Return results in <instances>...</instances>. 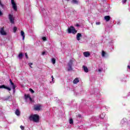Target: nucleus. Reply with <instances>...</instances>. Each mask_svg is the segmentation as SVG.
Here are the masks:
<instances>
[{"instance_id":"obj_12","label":"nucleus","mask_w":130,"mask_h":130,"mask_svg":"<svg viewBox=\"0 0 130 130\" xmlns=\"http://www.w3.org/2000/svg\"><path fill=\"white\" fill-rule=\"evenodd\" d=\"M81 37H82V34L81 33L77 34L76 36L77 40H78V41H80V40H81Z\"/></svg>"},{"instance_id":"obj_33","label":"nucleus","mask_w":130,"mask_h":130,"mask_svg":"<svg viewBox=\"0 0 130 130\" xmlns=\"http://www.w3.org/2000/svg\"><path fill=\"white\" fill-rule=\"evenodd\" d=\"M20 128H21L22 130H24V126H20Z\"/></svg>"},{"instance_id":"obj_23","label":"nucleus","mask_w":130,"mask_h":130,"mask_svg":"<svg viewBox=\"0 0 130 130\" xmlns=\"http://www.w3.org/2000/svg\"><path fill=\"white\" fill-rule=\"evenodd\" d=\"M69 123H70V124H73L74 123V120H73V119H70Z\"/></svg>"},{"instance_id":"obj_28","label":"nucleus","mask_w":130,"mask_h":130,"mask_svg":"<svg viewBox=\"0 0 130 130\" xmlns=\"http://www.w3.org/2000/svg\"><path fill=\"white\" fill-rule=\"evenodd\" d=\"M42 40H43L44 41H46V37H43V38H42Z\"/></svg>"},{"instance_id":"obj_31","label":"nucleus","mask_w":130,"mask_h":130,"mask_svg":"<svg viewBox=\"0 0 130 130\" xmlns=\"http://www.w3.org/2000/svg\"><path fill=\"white\" fill-rule=\"evenodd\" d=\"M25 55L26 58H28V54H27V53H25Z\"/></svg>"},{"instance_id":"obj_36","label":"nucleus","mask_w":130,"mask_h":130,"mask_svg":"<svg viewBox=\"0 0 130 130\" xmlns=\"http://www.w3.org/2000/svg\"><path fill=\"white\" fill-rule=\"evenodd\" d=\"M79 117H82V116L81 115H78Z\"/></svg>"},{"instance_id":"obj_17","label":"nucleus","mask_w":130,"mask_h":130,"mask_svg":"<svg viewBox=\"0 0 130 130\" xmlns=\"http://www.w3.org/2000/svg\"><path fill=\"white\" fill-rule=\"evenodd\" d=\"M79 78H76L75 79H74V80L73 81V83L74 84H78V83H79Z\"/></svg>"},{"instance_id":"obj_26","label":"nucleus","mask_w":130,"mask_h":130,"mask_svg":"<svg viewBox=\"0 0 130 130\" xmlns=\"http://www.w3.org/2000/svg\"><path fill=\"white\" fill-rule=\"evenodd\" d=\"M51 78H52V82H51V83H52V84H53V83H54V81L53 80V79H54L53 78V76H51Z\"/></svg>"},{"instance_id":"obj_6","label":"nucleus","mask_w":130,"mask_h":130,"mask_svg":"<svg viewBox=\"0 0 130 130\" xmlns=\"http://www.w3.org/2000/svg\"><path fill=\"white\" fill-rule=\"evenodd\" d=\"M11 4L12 5V8L14 11H18V8H17V4H16L15 0H11Z\"/></svg>"},{"instance_id":"obj_37","label":"nucleus","mask_w":130,"mask_h":130,"mask_svg":"<svg viewBox=\"0 0 130 130\" xmlns=\"http://www.w3.org/2000/svg\"><path fill=\"white\" fill-rule=\"evenodd\" d=\"M127 68H128V69H130V66H127Z\"/></svg>"},{"instance_id":"obj_7","label":"nucleus","mask_w":130,"mask_h":130,"mask_svg":"<svg viewBox=\"0 0 130 130\" xmlns=\"http://www.w3.org/2000/svg\"><path fill=\"white\" fill-rule=\"evenodd\" d=\"M9 81H10V86L12 88V89L13 90V92H14V93H15V91L16 89V85H15L14 83H13L12 80L10 79Z\"/></svg>"},{"instance_id":"obj_18","label":"nucleus","mask_w":130,"mask_h":130,"mask_svg":"<svg viewBox=\"0 0 130 130\" xmlns=\"http://www.w3.org/2000/svg\"><path fill=\"white\" fill-rule=\"evenodd\" d=\"M15 114L19 116L20 115V111L18 109H17L15 111Z\"/></svg>"},{"instance_id":"obj_25","label":"nucleus","mask_w":130,"mask_h":130,"mask_svg":"<svg viewBox=\"0 0 130 130\" xmlns=\"http://www.w3.org/2000/svg\"><path fill=\"white\" fill-rule=\"evenodd\" d=\"M103 69H99L98 70V73H101V72H103Z\"/></svg>"},{"instance_id":"obj_40","label":"nucleus","mask_w":130,"mask_h":130,"mask_svg":"<svg viewBox=\"0 0 130 130\" xmlns=\"http://www.w3.org/2000/svg\"><path fill=\"white\" fill-rule=\"evenodd\" d=\"M77 26H79V24H77Z\"/></svg>"},{"instance_id":"obj_11","label":"nucleus","mask_w":130,"mask_h":130,"mask_svg":"<svg viewBox=\"0 0 130 130\" xmlns=\"http://www.w3.org/2000/svg\"><path fill=\"white\" fill-rule=\"evenodd\" d=\"M83 55L85 56V57H89L91 55V54H90V52L86 51L83 52Z\"/></svg>"},{"instance_id":"obj_35","label":"nucleus","mask_w":130,"mask_h":130,"mask_svg":"<svg viewBox=\"0 0 130 130\" xmlns=\"http://www.w3.org/2000/svg\"><path fill=\"white\" fill-rule=\"evenodd\" d=\"M44 54H45V52H42V55H44Z\"/></svg>"},{"instance_id":"obj_15","label":"nucleus","mask_w":130,"mask_h":130,"mask_svg":"<svg viewBox=\"0 0 130 130\" xmlns=\"http://www.w3.org/2000/svg\"><path fill=\"white\" fill-rule=\"evenodd\" d=\"M104 19L106 22H108L110 20V16H106L104 17Z\"/></svg>"},{"instance_id":"obj_5","label":"nucleus","mask_w":130,"mask_h":130,"mask_svg":"<svg viewBox=\"0 0 130 130\" xmlns=\"http://www.w3.org/2000/svg\"><path fill=\"white\" fill-rule=\"evenodd\" d=\"M43 106L40 104L36 105L34 106V110H36L37 111H40L41 109H42Z\"/></svg>"},{"instance_id":"obj_3","label":"nucleus","mask_w":130,"mask_h":130,"mask_svg":"<svg viewBox=\"0 0 130 130\" xmlns=\"http://www.w3.org/2000/svg\"><path fill=\"white\" fill-rule=\"evenodd\" d=\"M73 60H70L68 63L67 69L69 72L73 70V68H72V66H73Z\"/></svg>"},{"instance_id":"obj_29","label":"nucleus","mask_w":130,"mask_h":130,"mask_svg":"<svg viewBox=\"0 0 130 130\" xmlns=\"http://www.w3.org/2000/svg\"><path fill=\"white\" fill-rule=\"evenodd\" d=\"M28 64H29L30 68H32L31 66H32V64H33V63H29Z\"/></svg>"},{"instance_id":"obj_16","label":"nucleus","mask_w":130,"mask_h":130,"mask_svg":"<svg viewBox=\"0 0 130 130\" xmlns=\"http://www.w3.org/2000/svg\"><path fill=\"white\" fill-rule=\"evenodd\" d=\"M72 4H73L74 5H79V1L77 0H72L71 2Z\"/></svg>"},{"instance_id":"obj_14","label":"nucleus","mask_w":130,"mask_h":130,"mask_svg":"<svg viewBox=\"0 0 130 130\" xmlns=\"http://www.w3.org/2000/svg\"><path fill=\"white\" fill-rule=\"evenodd\" d=\"M20 34L21 36L22 37V40H25V32H24L23 30H21Z\"/></svg>"},{"instance_id":"obj_9","label":"nucleus","mask_w":130,"mask_h":130,"mask_svg":"<svg viewBox=\"0 0 130 130\" xmlns=\"http://www.w3.org/2000/svg\"><path fill=\"white\" fill-rule=\"evenodd\" d=\"M0 33L1 34V35H7V32H6V31L5 30V29H4V27H2L0 29Z\"/></svg>"},{"instance_id":"obj_1","label":"nucleus","mask_w":130,"mask_h":130,"mask_svg":"<svg viewBox=\"0 0 130 130\" xmlns=\"http://www.w3.org/2000/svg\"><path fill=\"white\" fill-rule=\"evenodd\" d=\"M29 119L31 121L38 122V121H39V116L37 114H31L30 115Z\"/></svg>"},{"instance_id":"obj_19","label":"nucleus","mask_w":130,"mask_h":130,"mask_svg":"<svg viewBox=\"0 0 130 130\" xmlns=\"http://www.w3.org/2000/svg\"><path fill=\"white\" fill-rule=\"evenodd\" d=\"M106 114L105 113H103L100 115V117L102 119L104 118L105 117Z\"/></svg>"},{"instance_id":"obj_8","label":"nucleus","mask_w":130,"mask_h":130,"mask_svg":"<svg viewBox=\"0 0 130 130\" xmlns=\"http://www.w3.org/2000/svg\"><path fill=\"white\" fill-rule=\"evenodd\" d=\"M0 89H7V90H8V91H11V90H12V88L6 86L5 85H2L1 86H0Z\"/></svg>"},{"instance_id":"obj_34","label":"nucleus","mask_w":130,"mask_h":130,"mask_svg":"<svg viewBox=\"0 0 130 130\" xmlns=\"http://www.w3.org/2000/svg\"><path fill=\"white\" fill-rule=\"evenodd\" d=\"M2 15H3V13H2V11H1V10H0V16H2Z\"/></svg>"},{"instance_id":"obj_38","label":"nucleus","mask_w":130,"mask_h":130,"mask_svg":"<svg viewBox=\"0 0 130 130\" xmlns=\"http://www.w3.org/2000/svg\"><path fill=\"white\" fill-rule=\"evenodd\" d=\"M117 24L119 25V21L118 22H117Z\"/></svg>"},{"instance_id":"obj_20","label":"nucleus","mask_w":130,"mask_h":130,"mask_svg":"<svg viewBox=\"0 0 130 130\" xmlns=\"http://www.w3.org/2000/svg\"><path fill=\"white\" fill-rule=\"evenodd\" d=\"M18 57L19 59H22L23 58V53H21L18 55Z\"/></svg>"},{"instance_id":"obj_2","label":"nucleus","mask_w":130,"mask_h":130,"mask_svg":"<svg viewBox=\"0 0 130 130\" xmlns=\"http://www.w3.org/2000/svg\"><path fill=\"white\" fill-rule=\"evenodd\" d=\"M68 33H72V34H76L77 33V31L75 27L73 26H70V28H68Z\"/></svg>"},{"instance_id":"obj_22","label":"nucleus","mask_w":130,"mask_h":130,"mask_svg":"<svg viewBox=\"0 0 130 130\" xmlns=\"http://www.w3.org/2000/svg\"><path fill=\"white\" fill-rule=\"evenodd\" d=\"M51 62L53 63V64H55V58H52L51 59Z\"/></svg>"},{"instance_id":"obj_24","label":"nucleus","mask_w":130,"mask_h":130,"mask_svg":"<svg viewBox=\"0 0 130 130\" xmlns=\"http://www.w3.org/2000/svg\"><path fill=\"white\" fill-rule=\"evenodd\" d=\"M13 32L16 33L17 32V27L15 26L13 27Z\"/></svg>"},{"instance_id":"obj_4","label":"nucleus","mask_w":130,"mask_h":130,"mask_svg":"<svg viewBox=\"0 0 130 130\" xmlns=\"http://www.w3.org/2000/svg\"><path fill=\"white\" fill-rule=\"evenodd\" d=\"M9 19L11 24H15V17L13 14H10L9 15Z\"/></svg>"},{"instance_id":"obj_30","label":"nucleus","mask_w":130,"mask_h":130,"mask_svg":"<svg viewBox=\"0 0 130 130\" xmlns=\"http://www.w3.org/2000/svg\"><path fill=\"white\" fill-rule=\"evenodd\" d=\"M126 3V0H122V4H125Z\"/></svg>"},{"instance_id":"obj_32","label":"nucleus","mask_w":130,"mask_h":130,"mask_svg":"<svg viewBox=\"0 0 130 130\" xmlns=\"http://www.w3.org/2000/svg\"><path fill=\"white\" fill-rule=\"evenodd\" d=\"M100 22H96V25H100Z\"/></svg>"},{"instance_id":"obj_10","label":"nucleus","mask_w":130,"mask_h":130,"mask_svg":"<svg viewBox=\"0 0 130 130\" xmlns=\"http://www.w3.org/2000/svg\"><path fill=\"white\" fill-rule=\"evenodd\" d=\"M24 97L26 100L29 99V101H30V102H33V99L31 98V97L30 96V94H25Z\"/></svg>"},{"instance_id":"obj_21","label":"nucleus","mask_w":130,"mask_h":130,"mask_svg":"<svg viewBox=\"0 0 130 130\" xmlns=\"http://www.w3.org/2000/svg\"><path fill=\"white\" fill-rule=\"evenodd\" d=\"M106 54V53L104 51H102V57H104Z\"/></svg>"},{"instance_id":"obj_27","label":"nucleus","mask_w":130,"mask_h":130,"mask_svg":"<svg viewBox=\"0 0 130 130\" xmlns=\"http://www.w3.org/2000/svg\"><path fill=\"white\" fill-rule=\"evenodd\" d=\"M29 91L30 92H31V93H34V90H33V89L31 88L29 89Z\"/></svg>"},{"instance_id":"obj_13","label":"nucleus","mask_w":130,"mask_h":130,"mask_svg":"<svg viewBox=\"0 0 130 130\" xmlns=\"http://www.w3.org/2000/svg\"><path fill=\"white\" fill-rule=\"evenodd\" d=\"M82 68L84 70L85 73H88L89 72V69H88V68H87V67L83 66Z\"/></svg>"},{"instance_id":"obj_39","label":"nucleus","mask_w":130,"mask_h":130,"mask_svg":"<svg viewBox=\"0 0 130 130\" xmlns=\"http://www.w3.org/2000/svg\"><path fill=\"white\" fill-rule=\"evenodd\" d=\"M0 5H2V3H1V1H0Z\"/></svg>"}]
</instances>
